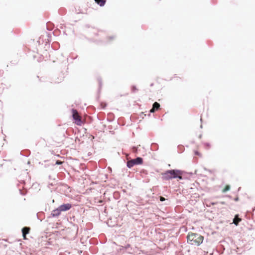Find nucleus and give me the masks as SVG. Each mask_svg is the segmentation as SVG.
<instances>
[{"label":"nucleus","instance_id":"f257e3e1","mask_svg":"<svg viewBox=\"0 0 255 255\" xmlns=\"http://www.w3.org/2000/svg\"><path fill=\"white\" fill-rule=\"evenodd\" d=\"M185 173H186L185 171L179 169L167 170L162 174V178L165 181L176 178L182 180L183 179Z\"/></svg>","mask_w":255,"mask_h":255},{"label":"nucleus","instance_id":"f03ea898","mask_svg":"<svg viewBox=\"0 0 255 255\" xmlns=\"http://www.w3.org/2000/svg\"><path fill=\"white\" fill-rule=\"evenodd\" d=\"M203 237L197 233L189 234L187 237V243L191 245L199 246L203 241Z\"/></svg>","mask_w":255,"mask_h":255},{"label":"nucleus","instance_id":"7ed1b4c3","mask_svg":"<svg viewBox=\"0 0 255 255\" xmlns=\"http://www.w3.org/2000/svg\"><path fill=\"white\" fill-rule=\"evenodd\" d=\"M143 162V158L141 157H137L134 159L130 160H128L127 162V166L128 168H132L133 166L136 165H140L142 164Z\"/></svg>","mask_w":255,"mask_h":255},{"label":"nucleus","instance_id":"20e7f679","mask_svg":"<svg viewBox=\"0 0 255 255\" xmlns=\"http://www.w3.org/2000/svg\"><path fill=\"white\" fill-rule=\"evenodd\" d=\"M58 207L61 212H66L72 208V204L70 203L63 204Z\"/></svg>","mask_w":255,"mask_h":255},{"label":"nucleus","instance_id":"39448f33","mask_svg":"<svg viewBox=\"0 0 255 255\" xmlns=\"http://www.w3.org/2000/svg\"><path fill=\"white\" fill-rule=\"evenodd\" d=\"M61 212L60 210L59 207H58L57 208L52 210L50 215L48 217V218L58 217L61 214Z\"/></svg>","mask_w":255,"mask_h":255},{"label":"nucleus","instance_id":"423d86ee","mask_svg":"<svg viewBox=\"0 0 255 255\" xmlns=\"http://www.w3.org/2000/svg\"><path fill=\"white\" fill-rule=\"evenodd\" d=\"M241 221L242 219L239 217V214H236L233 219V223L237 226Z\"/></svg>","mask_w":255,"mask_h":255},{"label":"nucleus","instance_id":"0eeeda50","mask_svg":"<svg viewBox=\"0 0 255 255\" xmlns=\"http://www.w3.org/2000/svg\"><path fill=\"white\" fill-rule=\"evenodd\" d=\"M29 231H30L29 227H24L22 229L21 232H22V236H23L24 239L25 238L26 235L27 234H29Z\"/></svg>","mask_w":255,"mask_h":255},{"label":"nucleus","instance_id":"6e6552de","mask_svg":"<svg viewBox=\"0 0 255 255\" xmlns=\"http://www.w3.org/2000/svg\"><path fill=\"white\" fill-rule=\"evenodd\" d=\"M95 2L100 6H104L106 2V0H94Z\"/></svg>","mask_w":255,"mask_h":255},{"label":"nucleus","instance_id":"1a4fd4ad","mask_svg":"<svg viewBox=\"0 0 255 255\" xmlns=\"http://www.w3.org/2000/svg\"><path fill=\"white\" fill-rule=\"evenodd\" d=\"M30 154V151L28 149H26V150H22L20 152V154L23 155V156H25V157L29 156Z\"/></svg>","mask_w":255,"mask_h":255},{"label":"nucleus","instance_id":"9d476101","mask_svg":"<svg viewBox=\"0 0 255 255\" xmlns=\"http://www.w3.org/2000/svg\"><path fill=\"white\" fill-rule=\"evenodd\" d=\"M72 117L73 119V120L76 119L77 117L79 118V116L78 114V112L76 110L72 109Z\"/></svg>","mask_w":255,"mask_h":255},{"label":"nucleus","instance_id":"9b49d317","mask_svg":"<svg viewBox=\"0 0 255 255\" xmlns=\"http://www.w3.org/2000/svg\"><path fill=\"white\" fill-rule=\"evenodd\" d=\"M75 124H76L78 126H81L83 124V122L82 120L80 119V117L79 118L77 117L76 119L74 120Z\"/></svg>","mask_w":255,"mask_h":255},{"label":"nucleus","instance_id":"f8f14e48","mask_svg":"<svg viewBox=\"0 0 255 255\" xmlns=\"http://www.w3.org/2000/svg\"><path fill=\"white\" fill-rule=\"evenodd\" d=\"M151 149L153 151L157 150L158 149V145L156 143H152L151 145Z\"/></svg>","mask_w":255,"mask_h":255},{"label":"nucleus","instance_id":"ddd939ff","mask_svg":"<svg viewBox=\"0 0 255 255\" xmlns=\"http://www.w3.org/2000/svg\"><path fill=\"white\" fill-rule=\"evenodd\" d=\"M160 104L157 102H154L152 105V108L155 110L157 111L160 108Z\"/></svg>","mask_w":255,"mask_h":255},{"label":"nucleus","instance_id":"4468645a","mask_svg":"<svg viewBox=\"0 0 255 255\" xmlns=\"http://www.w3.org/2000/svg\"><path fill=\"white\" fill-rule=\"evenodd\" d=\"M230 189V186L229 185H227L225 186V188L223 190V192L225 193L228 191H229Z\"/></svg>","mask_w":255,"mask_h":255},{"label":"nucleus","instance_id":"2eb2a0df","mask_svg":"<svg viewBox=\"0 0 255 255\" xmlns=\"http://www.w3.org/2000/svg\"><path fill=\"white\" fill-rule=\"evenodd\" d=\"M131 91L133 93L135 92L136 91H137V89L135 86L132 85L131 87Z\"/></svg>","mask_w":255,"mask_h":255},{"label":"nucleus","instance_id":"dca6fc26","mask_svg":"<svg viewBox=\"0 0 255 255\" xmlns=\"http://www.w3.org/2000/svg\"><path fill=\"white\" fill-rule=\"evenodd\" d=\"M98 80L99 82V89L101 88L102 86V79L101 78H98Z\"/></svg>","mask_w":255,"mask_h":255},{"label":"nucleus","instance_id":"f3484780","mask_svg":"<svg viewBox=\"0 0 255 255\" xmlns=\"http://www.w3.org/2000/svg\"><path fill=\"white\" fill-rule=\"evenodd\" d=\"M63 162L61 160H57L56 161L55 164L56 165H61L63 163Z\"/></svg>","mask_w":255,"mask_h":255},{"label":"nucleus","instance_id":"a211bd4d","mask_svg":"<svg viewBox=\"0 0 255 255\" xmlns=\"http://www.w3.org/2000/svg\"><path fill=\"white\" fill-rule=\"evenodd\" d=\"M141 173L142 174H144L145 175L147 174V171L146 170H144V169H143L141 171Z\"/></svg>","mask_w":255,"mask_h":255},{"label":"nucleus","instance_id":"6ab92c4d","mask_svg":"<svg viewBox=\"0 0 255 255\" xmlns=\"http://www.w3.org/2000/svg\"><path fill=\"white\" fill-rule=\"evenodd\" d=\"M19 191L20 194L21 195H25L26 194V192H22V190H20H20H19Z\"/></svg>","mask_w":255,"mask_h":255},{"label":"nucleus","instance_id":"aec40b11","mask_svg":"<svg viewBox=\"0 0 255 255\" xmlns=\"http://www.w3.org/2000/svg\"><path fill=\"white\" fill-rule=\"evenodd\" d=\"M165 200V199L163 197H162V196H160V201H164V200Z\"/></svg>","mask_w":255,"mask_h":255},{"label":"nucleus","instance_id":"412c9836","mask_svg":"<svg viewBox=\"0 0 255 255\" xmlns=\"http://www.w3.org/2000/svg\"><path fill=\"white\" fill-rule=\"evenodd\" d=\"M156 111L153 108H152L150 110V113H154Z\"/></svg>","mask_w":255,"mask_h":255},{"label":"nucleus","instance_id":"4be33fe9","mask_svg":"<svg viewBox=\"0 0 255 255\" xmlns=\"http://www.w3.org/2000/svg\"><path fill=\"white\" fill-rule=\"evenodd\" d=\"M108 39H110V40H112V39H114V38H115V36H109V37H108Z\"/></svg>","mask_w":255,"mask_h":255},{"label":"nucleus","instance_id":"5701e85b","mask_svg":"<svg viewBox=\"0 0 255 255\" xmlns=\"http://www.w3.org/2000/svg\"><path fill=\"white\" fill-rule=\"evenodd\" d=\"M195 154L197 155H200V153L198 151H195Z\"/></svg>","mask_w":255,"mask_h":255},{"label":"nucleus","instance_id":"b1692460","mask_svg":"<svg viewBox=\"0 0 255 255\" xmlns=\"http://www.w3.org/2000/svg\"><path fill=\"white\" fill-rule=\"evenodd\" d=\"M210 203L211 205H215L217 204V203H218V202H211Z\"/></svg>","mask_w":255,"mask_h":255},{"label":"nucleus","instance_id":"393cba45","mask_svg":"<svg viewBox=\"0 0 255 255\" xmlns=\"http://www.w3.org/2000/svg\"><path fill=\"white\" fill-rule=\"evenodd\" d=\"M130 245L129 244H127L126 246H125V248L126 249H128L129 248H130Z\"/></svg>","mask_w":255,"mask_h":255},{"label":"nucleus","instance_id":"a878e982","mask_svg":"<svg viewBox=\"0 0 255 255\" xmlns=\"http://www.w3.org/2000/svg\"><path fill=\"white\" fill-rule=\"evenodd\" d=\"M108 128L109 129H110V130H112V129H113V127H112V126H109L108 127Z\"/></svg>","mask_w":255,"mask_h":255},{"label":"nucleus","instance_id":"bb28decb","mask_svg":"<svg viewBox=\"0 0 255 255\" xmlns=\"http://www.w3.org/2000/svg\"><path fill=\"white\" fill-rule=\"evenodd\" d=\"M205 145H206V146H209V147H210V143H208V142H206V143H205Z\"/></svg>","mask_w":255,"mask_h":255},{"label":"nucleus","instance_id":"cd10ccee","mask_svg":"<svg viewBox=\"0 0 255 255\" xmlns=\"http://www.w3.org/2000/svg\"><path fill=\"white\" fill-rule=\"evenodd\" d=\"M239 197H236L234 199V200H235V201H239Z\"/></svg>","mask_w":255,"mask_h":255},{"label":"nucleus","instance_id":"c85d7f7f","mask_svg":"<svg viewBox=\"0 0 255 255\" xmlns=\"http://www.w3.org/2000/svg\"><path fill=\"white\" fill-rule=\"evenodd\" d=\"M107 121L110 122H111L113 121V119H107Z\"/></svg>","mask_w":255,"mask_h":255},{"label":"nucleus","instance_id":"c756f323","mask_svg":"<svg viewBox=\"0 0 255 255\" xmlns=\"http://www.w3.org/2000/svg\"><path fill=\"white\" fill-rule=\"evenodd\" d=\"M220 204H222V205H225V202H220Z\"/></svg>","mask_w":255,"mask_h":255},{"label":"nucleus","instance_id":"7c9ffc66","mask_svg":"<svg viewBox=\"0 0 255 255\" xmlns=\"http://www.w3.org/2000/svg\"><path fill=\"white\" fill-rule=\"evenodd\" d=\"M206 206H207V207H211V205L210 204V203H209V204H206Z\"/></svg>","mask_w":255,"mask_h":255},{"label":"nucleus","instance_id":"2f4dec72","mask_svg":"<svg viewBox=\"0 0 255 255\" xmlns=\"http://www.w3.org/2000/svg\"><path fill=\"white\" fill-rule=\"evenodd\" d=\"M110 132L112 133V134H114V131L113 130H110Z\"/></svg>","mask_w":255,"mask_h":255},{"label":"nucleus","instance_id":"473e14b6","mask_svg":"<svg viewBox=\"0 0 255 255\" xmlns=\"http://www.w3.org/2000/svg\"><path fill=\"white\" fill-rule=\"evenodd\" d=\"M133 151H135V150H136V147H133Z\"/></svg>","mask_w":255,"mask_h":255},{"label":"nucleus","instance_id":"72a5a7b5","mask_svg":"<svg viewBox=\"0 0 255 255\" xmlns=\"http://www.w3.org/2000/svg\"><path fill=\"white\" fill-rule=\"evenodd\" d=\"M202 137V134H200L199 136V138H201Z\"/></svg>","mask_w":255,"mask_h":255},{"label":"nucleus","instance_id":"f704fd0d","mask_svg":"<svg viewBox=\"0 0 255 255\" xmlns=\"http://www.w3.org/2000/svg\"><path fill=\"white\" fill-rule=\"evenodd\" d=\"M188 174H190V175H192V173L190 172V173H187Z\"/></svg>","mask_w":255,"mask_h":255},{"label":"nucleus","instance_id":"c9c22d12","mask_svg":"<svg viewBox=\"0 0 255 255\" xmlns=\"http://www.w3.org/2000/svg\"><path fill=\"white\" fill-rule=\"evenodd\" d=\"M153 85V83H152V84H150V86H152Z\"/></svg>","mask_w":255,"mask_h":255},{"label":"nucleus","instance_id":"e433bc0d","mask_svg":"<svg viewBox=\"0 0 255 255\" xmlns=\"http://www.w3.org/2000/svg\"><path fill=\"white\" fill-rule=\"evenodd\" d=\"M200 128H202V125L200 126Z\"/></svg>","mask_w":255,"mask_h":255},{"label":"nucleus","instance_id":"4c0bfd02","mask_svg":"<svg viewBox=\"0 0 255 255\" xmlns=\"http://www.w3.org/2000/svg\"><path fill=\"white\" fill-rule=\"evenodd\" d=\"M200 121H201V122H202V118H201Z\"/></svg>","mask_w":255,"mask_h":255},{"label":"nucleus","instance_id":"58836bf2","mask_svg":"<svg viewBox=\"0 0 255 255\" xmlns=\"http://www.w3.org/2000/svg\"><path fill=\"white\" fill-rule=\"evenodd\" d=\"M115 198L116 199H117V196H116Z\"/></svg>","mask_w":255,"mask_h":255},{"label":"nucleus","instance_id":"ea45409f","mask_svg":"<svg viewBox=\"0 0 255 255\" xmlns=\"http://www.w3.org/2000/svg\"><path fill=\"white\" fill-rule=\"evenodd\" d=\"M115 198L116 199H117V196H116Z\"/></svg>","mask_w":255,"mask_h":255},{"label":"nucleus","instance_id":"a19ab883","mask_svg":"<svg viewBox=\"0 0 255 255\" xmlns=\"http://www.w3.org/2000/svg\"><path fill=\"white\" fill-rule=\"evenodd\" d=\"M36 215H37V218H38V214H36Z\"/></svg>","mask_w":255,"mask_h":255}]
</instances>
